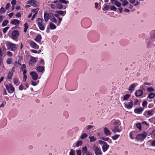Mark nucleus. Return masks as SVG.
Listing matches in <instances>:
<instances>
[{
  "mask_svg": "<svg viewBox=\"0 0 155 155\" xmlns=\"http://www.w3.org/2000/svg\"><path fill=\"white\" fill-rule=\"evenodd\" d=\"M112 122L113 126L111 127V129L113 132H120L122 131V127L120 126L121 123L119 120H114Z\"/></svg>",
  "mask_w": 155,
  "mask_h": 155,
  "instance_id": "nucleus-1",
  "label": "nucleus"
},
{
  "mask_svg": "<svg viewBox=\"0 0 155 155\" xmlns=\"http://www.w3.org/2000/svg\"><path fill=\"white\" fill-rule=\"evenodd\" d=\"M36 22L38 24L39 29L41 31L44 30L45 26L43 24V21L42 19L40 18H38L36 21Z\"/></svg>",
  "mask_w": 155,
  "mask_h": 155,
  "instance_id": "nucleus-2",
  "label": "nucleus"
},
{
  "mask_svg": "<svg viewBox=\"0 0 155 155\" xmlns=\"http://www.w3.org/2000/svg\"><path fill=\"white\" fill-rule=\"evenodd\" d=\"M146 136V133L144 132L142 134L137 135L136 137H135V139L137 140L142 141L145 138Z\"/></svg>",
  "mask_w": 155,
  "mask_h": 155,
  "instance_id": "nucleus-3",
  "label": "nucleus"
},
{
  "mask_svg": "<svg viewBox=\"0 0 155 155\" xmlns=\"http://www.w3.org/2000/svg\"><path fill=\"white\" fill-rule=\"evenodd\" d=\"M93 149L96 155H102V153L100 148L94 145Z\"/></svg>",
  "mask_w": 155,
  "mask_h": 155,
  "instance_id": "nucleus-4",
  "label": "nucleus"
},
{
  "mask_svg": "<svg viewBox=\"0 0 155 155\" xmlns=\"http://www.w3.org/2000/svg\"><path fill=\"white\" fill-rule=\"evenodd\" d=\"M19 35V33L18 31L14 30L12 33V38L13 40H16L17 41V38Z\"/></svg>",
  "mask_w": 155,
  "mask_h": 155,
  "instance_id": "nucleus-5",
  "label": "nucleus"
},
{
  "mask_svg": "<svg viewBox=\"0 0 155 155\" xmlns=\"http://www.w3.org/2000/svg\"><path fill=\"white\" fill-rule=\"evenodd\" d=\"M154 113V110L153 109L150 110H146L143 113V115L147 117L153 115Z\"/></svg>",
  "mask_w": 155,
  "mask_h": 155,
  "instance_id": "nucleus-6",
  "label": "nucleus"
},
{
  "mask_svg": "<svg viewBox=\"0 0 155 155\" xmlns=\"http://www.w3.org/2000/svg\"><path fill=\"white\" fill-rule=\"evenodd\" d=\"M5 87L9 93H12L14 92L15 89L12 84H7Z\"/></svg>",
  "mask_w": 155,
  "mask_h": 155,
  "instance_id": "nucleus-7",
  "label": "nucleus"
},
{
  "mask_svg": "<svg viewBox=\"0 0 155 155\" xmlns=\"http://www.w3.org/2000/svg\"><path fill=\"white\" fill-rule=\"evenodd\" d=\"M8 45L9 50L12 51L16 50L17 47V45L11 42L8 43Z\"/></svg>",
  "mask_w": 155,
  "mask_h": 155,
  "instance_id": "nucleus-8",
  "label": "nucleus"
},
{
  "mask_svg": "<svg viewBox=\"0 0 155 155\" xmlns=\"http://www.w3.org/2000/svg\"><path fill=\"white\" fill-rule=\"evenodd\" d=\"M32 79L34 80H36L38 78V74L35 71H31L30 73Z\"/></svg>",
  "mask_w": 155,
  "mask_h": 155,
  "instance_id": "nucleus-9",
  "label": "nucleus"
},
{
  "mask_svg": "<svg viewBox=\"0 0 155 155\" xmlns=\"http://www.w3.org/2000/svg\"><path fill=\"white\" fill-rule=\"evenodd\" d=\"M82 152V153L85 154L86 155H92V153H91L87 150V148L86 146L83 147Z\"/></svg>",
  "mask_w": 155,
  "mask_h": 155,
  "instance_id": "nucleus-10",
  "label": "nucleus"
},
{
  "mask_svg": "<svg viewBox=\"0 0 155 155\" xmlns=\"http://www.w3.org/2000/svg\"><path fill=\"white\" fill-rule=\"evenodd\" d=\"M30 45L32 48L38 49L39 48V46L34 41H31L30 42Z\"/></svg>",
  "mask_w": 155,
  "mask_h": 155,
  "instance_id": "nucleus-11",
  "label": "nucleus"
},
{
  "mask_svg": "<svg viewBox=\"0 0 155 155\" xmlns=\"http://www.w3.org/2000/svg\"><path fill=\"white\" fill-rule=\"evenodd\" d=\"M27 4H30L31 5L33 6H37L38 3L36 0H30L27 3Z\"/></svg>",
  "mask_w": 155,
  "mask_h": 155,
  "instance_id": "nucleus-12",
  "label": "nucleus"
},
{
  "mask_svg": "<svg viewBox=\"0 0 155 155\" xmlns=\"http://www.w3.org/2000/svg\"><path fill=\"white\" fill-rule=\"evenodd\" d=\"M37 61V59L31 56V59L29 61V64L30 66H31L34 63H35Z\"/></svg>",
  "mask_w": 155,
  "mask_h": 155,
  "instance_id": "nucleus-13",
  "label": "nucleus"
},
{
  "mask_svg": "<svg viewBox=\"0 0 155 155\" xmlns=\"http://www.w3.org/2000/svg\"><path fill=\"white\" fill-rule=\"evenodd\" d=\"M110 2L112 4H114L117 7H120L121 6V3L117 0H110Z\"/></svg>",
  "mask_w": 155,
  "mask_h": 155,
  "instance_id": "nucleus-14",
  "label": "nucleus"
},
{
  "mask_svg": "<svg viewBox=\"0 0 155 155\" xmlns=\"http://www.w3.org/2000/svg\"><path fill=\"white\" fill-rule=\"evenodd\" d=\"M50 20L55 23L57 22V19L54 17V15L52 13H50Z\"/></svg>",
  "mask_w": 155,
  "mask_h": 155,
  "instance_id": "nucleus-15",
  "label": "nucleus"
},
{
  "mask_svg": "<svg viewBox=\"0 0 155 155\" xmlns=\"http://www.w3.org/2000/svg\"><path fill=\"white\" fill-rule=\"evenodd\" d=\"M125 107L128 109H131L133 107V102L132 101H131L130 102L128 103H124Z\"/></svg>",
  "mask_w": 155,
  "mask_h": 155,
  "instance_id": "nucleus-16",
  "label": "nucleus"
},
{
  "mask_svg": "<svg viewBox=\"0 0 155 155\" xmlns=\"http://www.w3.org/2000/svg\"><path fill=\"white\" fill-rule=\"evenodd\" d=\"M144 109L143 108L141 107H138L135 109L134 110V112L135 113L139 114L142 113Z\"/></svg>",
  "mask_w": 155,
  "mask_h": 155,
  "instance_id": "nucleus-17",
  "label": "nucleus"
},
{
  "mask_svg": "<svg viewBox=\"0 0 155 155\" xmlns=\"http://www.w3.org/2000/svg\"><path fill=\"white\" fill-rule=\"evenodd\" d=\"M44 17L45 21L46 22L48 21L49 19H50V13L45 12L44 14Z\"/></svg>",
  "mask_w": 155,
  "mask_h": 155,
  "instance_id": "nucleus-18",
  "label": "nucleus"
},
{
  "mask_svg": "<svg viewBox=\"0 0 155 155\" xmlns=\"http://www.w3.org/2000/svg\"><path fill=\"white\" fill-rule=\"evenodd\" d=\"M138 84L137 83L133 84L130 85L129 87V90L131 92H132L134 90V88H135L136 86Z\"/></svg>",
  "mask_w": 155,
  "mask_h": 155,
  "instance_id": "nucleus-19",
  "label": "nucleus"
},
{
  "mask_svg": "<svg viewBox=\"0 0 155 155\" xmlns=\"http://www.w3.org/2000/svg\"><path fill=\"white\" fill-rule=\"evenodd\" d=\"M109 146L108 145L107 143H105L104 145H103L102 147L103 151L105 152L109 148Z\"/></svg>",
  "mask_w": 155,
  "mask_h": 155,
  "instance_id": "nucleus-20",
  "label": "nucleus"
},
{
  "mask_svg": "<svg viewBox=\"0 0 155 155\" xmlns=\"http://www.w3.org/2000/svg\"><path fill=\"white\" fill-rule=\"evenodd\" d=\"M143 94V91L142 90H139L137 91L135 93V96L137 97H140Z\"/></svg>",
  "mask_w": 155,
  "mask_h": 155,
  "instance_id": "nucleus-21",
  "label": "nucleus"
},
{
  "mask_svg": "<svg viewBox=\"0 0 155 155\" xmlns=\"http://www.w3.org/2000/svg\"><path fill=\"white\" fill-rule=\"evenodd\" d=\"M20 21L19 20H18L16 19H14L11 21V23L12 24L14 25H18L20 23Z\"/></svg>",
  "mask_w": 155,
  "mask_h": 155,
  "instance_id": "nucleus-22",
  "label": "nucleus"
},
{
  "mask_svg": "<svg viewBox=\"0 0 155 155\" xmlns=\"http://www.w3.org/2000/svg\"><path fill=\"white\" fill-rule=\"evenodd\" d=\"M136 135V132L134 131H131L129 134L130 138L132 140H133L135 138V136Z\"/></svg>",
  "mask_w": 155,
  "mask_h": 155,
  "instance_id": "nucleus-23",
  "label": "nucleus"
},
{
  "mask_svg": "<svg viewBox=\"0 0 155 155\" xmlns=\"http://www.w3.org/2000/svg\"><path fill=\"white\" fill-rule=\"evenodd\" d=\"M42 38L41 35L39 34L35 38V41L38 43H40Z\"/></svg>",
  "mask_w": 155,
  "mask_h": 155,
  "instance_id": "nucleus-24",
  "label": "nucleus"
},
{
  "mask_svg": "<svg viewBox=\"0 0 155 155\" xmlns=\"http://www.w3.org/2000/svg\"><path fill=\"white\" fill-rule=\"evenodd\" d=\"M104 134L107 136H109L111 135L110 131L106 127L104 128Z\"/></svg>",
  "mask_w": 155,
  "mask_h": 155,
  "instance_id": "nucleus-25",
  "label": "nucleus"
},
{
  "mask_svg": "<svg viewBox=\"0 0 155 155\" xmlns=\"http://www.w3.org/2000/svg\"><path fill=\"white\" fill-rule=\"evenodd\" d=\"M44 66H39L37 67L36 70L38 72H41L44 70Z\"/></svg>",
  "mask_w": 155,
  "mask_h": 155,
  "instance_id": "nucleus-26",
  "label": "nucleus"
},
{
  "mask_svg": "<svg viewBox=\"0 0 155 155\" xmlns=\"http://www.w3.org/2000/svg\"><path fill=\"white\" fill-rule=\"evenodd\" d=\"M56 12L59 15H60L62 16H64L66 14V11H57Z\"/></svg>",
  "mask_w": 155,
  "mask_h": 155,
  "instance_id": "nucleus-27",
  "label": "nucleus"
},
{
  "mask_svg": "<svg viewBox=\"0 0 155 155\" xmlns=\"http://www.w3.org/2000/svg\"><path fill=\"white\" fill-rule=\"evenodd\" d=\"M56 28V26L54 24L51 22L49 23V28L51 30H54Z\"/></svg>",
  "mask_w": 155,
  "mask_h": 155,
  "instance_id": "nucleus-28",
  "label": "nucleus"
},
{
  "mask_svg": "<svg viewBox=\"0 0 155 155\" xmlns=\"http://www.w3.org/2000/svg\"><path fill=\"white\" fill-rule=\"evenodd\" d=\"M153 45H155L153 41L150 39L147 45V47L148 48H150Z\"/></svg>",
  "mask_w": 155,
  "mask_h": 155,
  "instance_id": "nucleus-29",
  "label": "nucleus"
},
{
  "mask_svg": "<svg viewBox=\"0 0 155 155\" xmlns=\"http://www.w3.org/2000/svg\"><path fill=\"white\" fill-rule=\"evenodd\" d=\"M13 82L16 85L18 86L19 85V81L17 78H15L13 79Z\"/></svg>",
  "mask_w": 155,
  "mask_h": 155,
  "instance_id": "nucleus-30",
  "label": "nucleus"
},
{
  "mask_svg": "<svg viewBox=\"0 0 155 155\" xmlns=\"http://www.w3.org/2000/svg\"><path fill=\"white\" fill-rule=\"evenodd\" d=\"M155 96V94L154 93H150L148 96V97L151 99L153 98Z\"/></svg>",
  "mask_w": 155,
  "mask_h": 155,
  "instance_id": "nucleus-31",
  "label": "nucleus"
},
{
  "mask_svg": "<svg viewBox=\"0 0 155 155\" xmlns=\"http://www.w3.org/2000/svg\"><path fill=\"white\" fill-rule=\"evenodd\" d=\"M24 32L25 33H26L27 31V29L28 27V23H26L24 25Z\"/></svg>",
  "mask_w": 155,
  "mask_h": 155,
  "instance_id": "nucleus-32",
  "label": "nucleus"
},
{
  "mask_svg": "<svg viewBox=\"0 0 155 155\" xmlns=\"http://www.w3.org/2000/svg\"><path fill=\"white\" fill-rule=\"evenodd\" d=\"M89 138L90 140V141L91 142H92L96 141V138H95L94 136H89Z\"/></svg>",
  "mask_w": 155,
  "mask_h": 155,
  "instance_id": "nucleus-33",
  "label": "nucleus"
},
{
  "mask_svg": "<svg viewBox=\"0 0 155 155\" xmlns=\"http://www.w3.org/2000/svg\"><path fill=\"white\" fill-rule=\"evenodd\" d=\"M150 39L153 42H155V31L153 33L151 36Z\"/></svg>",
  "mask_w": 155,
  "mask_h": 155,
  "instance_id": "nucleus-34",
  "label": "nucleus"
},
{
  "mask_svg": "<svg viewBox=\"0 0 155 155\" xmlns=\"http://www.w3.org/2000/svg\"><path fill=\"white\" fill-rule=\"evenodd\" d=\"M59 2L64 4H67L69 3V1L66 0H59Z\"/></svg>",
  "mask_w": 155,
  "mask_h": 155,
  "instance_id": "nucleus-35",
  "label": "nucleus"
},
{
  "mask_svg": "<svg viewBox=\"0 0 155 155\" xmlns=\"http://www.w3.org/2000/svg\"><path fill=\"white\" fill-rule=\"evenodd\" d=\"M75 151L73 149H71L69 152V155H75Z\"/></svg>",
  "mask_w": 155,
  "mask_h": 155,
  "instance_id": "nucleus-36",
  "label": "nucleus"
},
{
  "mask_svg": "<svg viewBox=\"0 0 155 155\" xmlns=\"http://www.w3.org/2000/svg\"><path fill=\"white\" fill-rule=\"evenodd\" d=\"M12 60L11 58H8L6 61V63L8 64H10L12 63Z\"/></svg>",
  "mask_w": 155,
  "mask_h": 155,
  "instance_id": "nucleus-37",
  "label": "nucleus"
},
{
  "mask_svg": "<svg viewBox=\"0 0 155 155\" xmlns=\"http://www.w3.org/2000/svg\"><path fill=\"white\" fill-rule=\"evenodd\" d=\"M87 136V135L85 133H83L81 136V139H83L86 138Z\"/></svg>",
  "mask_w": 155,
  "mask_h": 155,
  "instance_id": "nucleus-38",
  "label": "nucleus"
},
{
  "mask_svg": "<svg viewBox=\"0 0 155 155\" xmlns=\"http://www.w3.org/2000/svg\"><path fill=\"white\" fill-rule=\"evenodd\" d=\"M8 20H5L2 23V26H6L8 23Z\"/></svg>",
  "mask_w": 155,
  "mask_h": 155,
  "instance_id": "nucleus-39",
  "label": "nucleus"
},
{
  "mask_svg": "<svg viewBox=\"0 0 155 155\" xmlns=\"http://www.w3.org/2000/svg\"><path fill=\"white\" fill-rule=\"evenodd\" d=\"M130 97V95L128 94H126L124 96L123 101L127 100Z\"/></svg>",
  "mask_w": 155,
  "mask_h": 155,
  "instance_id": "nucleus-40",
  "label": "nucleus"
},
{
  "mask_svg": "<svg viewBox=\"0 0 155 155\" xmlns=\"http://www.w3.org/2000/svg\"><path fill=\"white\" fill-rule=\"evenodd\" d=\"M13 75V72H9L8 74V79H11L12 78V77Z\"/></svg>",
  "mask_w": 155,
  "mask_h": 155,
  "instance_id": "nucleus-41",
  "label": "nucleus"
},
{
  "mask_svg": "<svg viewBox=\"0 0 155 155\" xmlns=\"http://www.w3.org/2000/svg\"><path fill=\"white\" fill-rule=\"evenodd\" d=\"M82 141L81 140H80L77 142V143L76 144V146L77 147H78L79 146L81 145L82 144Z\"/></svg>",
  "mask_w": 155,
  "mask_h": 155,
  "instance_id": "nucleus-42",
  "label": "nucleus"
},
{
  "mask_svg": "<svg viewBox=\"0 0 155 155\" xmlns=\"http://www.w3.org/2000/svg\"><path fill=\"white\" fill-rule=\"evenodd\" d=\"M110 8L111 10L114 11H115L117 9V8L114 5L110 6Z\"/></svg>",
  "mask_w": 155,
  "mask_h": 155,
  "instance_id": "nucleus-43",
  "label": "nucleus"
},
{
  "mask_svg": "<svg viewBox=\"0 0 155 155\" xmlns=\"http://www.w3.org/2000/svg\"><path fill=\"white\" fill-rule=\"evenodd\" d=\"M119 136H120L119 135H116L113 136L112 137V138L113 140H116L119 137Z\"/></svg>",
  "mask_w": 155,
  "mask_h": 155,
  "instance_id": "nucleus-44",
  "label": "nucleus"
},
{
  "mask_svg": "<svg viewBox=\"0 0 155 155\" xmlns=\"http://www.w3.org/2000/svg\"><path fill=\"white\" fill-rule=\"evenodd\" d=\"M136 127L139 130H140L141 129V125L140 124L138 123L136 124Z\"/></svg>",
  "mask_w": 155,
  "mask_h": 155,
  "instance_id": "nucleus-45",
  "label": "nucleus"
},
{
  "mask_svg": "<svg viewBox=\"0 0 155 155\" xmlns=\"http://www.w3.org/2000/svg\"><path fill=\"white\" fill-rule=\"evenodd\" d=\"M122 2V5L124 6L126 5L128 3V2L126 0H125L124 1Z\"/></svg>",
  "mask_w": 155,
  "mask_h": 155,
  "instance_id": "nucleus-46",
  "label": "nucleus"
},
{
  "mask_svg": "<svg viewBox=\"0 0 155 155\" xmlns=\"http://www.w3.org/2000/svg\"><path fill=\"white\" fill-rule=\"evenodd\" d=\"M63 8V5L60 4H59L57 5V8L59 9H61L62 8Z\"/></svg>",
  "mask_w": 155,
  "mask_h": 155,
  "instance_id": "nucleus-47",
  "label": "nucleus"
},
{
  "mask_svg": "<svg viewBox=\"0 0 155 155\" xmlns=\"http://www.w3.org/2000/svg\"><path fill=\"white\" fill-rule=\"evenodd\" d=\"M11 3L12 5V7H14L16 4V1L15 0H13L11 1Z\"/></svg>",
  "mask_w": 155,
  "mask_h": 155,
  "instance_id": "nucleus-48",
  "label": "nucleus"
},
{
  "mask_svg": "<svg viewBox=\"0 0 155 155\" xmlns=\"http://www.w3.org/2000/svg\"><path fill=\"white\" fill-rule=\"evenodd\" d=\"M58 23L57 24V25L59 26L60 25V24L61 22V21L62 20V18L59 17L58 18Z\"/></svg>",
  "mask_w": 155,
  "mask_h": 155,
  "instance_id": "nucleus-49",
  "label": "nucleus"
},
{
  "mask_svg": "<svg viewBox=\"0 0 155 155\" xmlns=\"http://www.w3.org/2000/svg\"><path fill=\"white\" fill-rule=\"evenodd\" d=\"M39 9L38 8H37L35 9H33L31 10V13H34L35 14V13H36V12L37 13Z\"/></svg>",
  "mask_w": 155,
  "mask_h": 155,
  "instance_id": "nucleus-50",
  "label": "nucleus"
},
{
  "mask_svg": "<svg viewBox=\"0 0 155 155\" xmlns=\"http://www.w3.org/2000/svg\"><path fill=\"white\" fill-rule=\"evenodd\" d=\"M0 12L2 13L5 12H6V10L3 8L2 7L0 9Z\"/></svg>",
  "mask_w": 155,
  "mask_h": 155,
  "instance_id": "nucleus-51",
  "label": "nucleus"
},
{
  "mask_svg": "<svg viewBox=\"0 0 155 155\" xmlns=\"http://www.w3.org/2000/svg\"><path fill=\"white\" fill-rule=\"evenodd\" d=\"M51 8L53 9H55L57 8V6L53 4L50 5Z\"/></svg>",
  "mask_w": 155,
  "mask_h": 155,
  "instance_id": "nucleus-52",
  "label": "nucleus"
},
{
  "mask_svg": "<svg viewBox=\"0 0 155 155\" xmlns=\"http://www.w3.org/2000/svg\"><path fill=\"white\" fill-rule=\"evenodd\" d=\"M109 5H106L103 8V10H104V11L108 10H109Z\"/></svg>",
  "mask_w": 155,
  "mask_h": 155,
  "instance_id": "nucleus-53",
  "label": "nucleus"
},
{
  "mask_svg": "<svg viewBox=\"0 0 155 155\" xmlns=\"http://www.w3.org/2000/svg\"><path fill=\"white\" fill-rule=\"evenodd\" d=\"M9 28V27H6L4 28L3 29V32L4 33V34L6 32H7V31L8 30Z\"/></svg>",
  "mask_w": 155,
  "mask_h": 155,
  "instance_id": "nucleus-54",
  "label": "nucleus"
},
{
  "mask_svg": "<svg viewBox=\"0 0 155 155\" xmlns=\"http://www.w3.org/2000/svg\"><path fill=\"white\" fill-rule=\"evenodd\" d=\"M147 101H144L142 103V106L144 107H146L147 106Z\"/></svg>",
  "mask_w": 155,
  "mask_h": 155,
  "instance_id": "nucleus-55",
  "label": "nucleus"
},
{
  "mask_svg": "<svg viewBox=\"0 0 155 155\" xmlns=\"http://www.w3.org/2000/svg\"><path fill=\"white\" fill-rule=\"evenodd\" d=\"M76 153L77 155H81V151L80 150H78L76 151Z\"/></svg>",
  "mask_w": 155,
  "mask_h": 155,
  "instance_id": "nucleus-56",
  "label": "nucleus"
},
{
  "mask_svg": "<svg viewBox=\"0 0 155 155\" xmlns=\"http://www.w3.org/2000/svg\"><path fill=\"white\" fill-rule=\"evenodd\" d=\"M26 67L25 64H23L21 68V69L22 70H26Z\"/></svg>",
  "mask_w": 155,
  "mask_h": 155,
  "instance_id": "nucleus-57",
  "label": "nucleus"
},
{
  "mask_svg": "<svg viewBox=\"0 0 155 155\" xmlns=\"http://www.w3.org/2000/svg\"><path fill=\"white\" fill-rule=\"evenodd\" d=\"M147 90L149 92L153 91H154V89L152 87H148Z\"/></svg>",
  "mask_w": 155,
  "mask_h": 155,
  "instance_id": "nucleus-58",
  "label": "nucleus"
},
{
  "mask_svg": "<svg viewBox=\"0 0 155 155\" xmlns=\"http://www.w3.org/2000/svg\"><path fill=\"white\" fill-rule=\"evenodd\" d=\"M93 127H94L93 126L90 125H88L86 127V129L87 130H89V129H91V128H93Z\"/></svg>",
  "mask_w": 155,
  "mask_h": 155,
  "instance_id": "nucleus-59",
  "label": "nucleus"
},
{
  "mask_svg": "<svg viewBox=\"0 0 155 155\" xmlns=\"http://www.w3.org/2000/svg\"><path fill=\"white\" fill-rule=\"evenodd\" d=\"M10 6V4L9 3H7L6 5L5 9H8Z\"/></svg>",
  "mask_w": 155,
  "mask_h": 155,
  "instance_id": "nucleus-60",
  "label": "nucleus"
},
{
  "mask_svg": "<svg viewBox=\"0 0 155 155\" xmlns=\"http://www.w3.org/2000/svg\"><path fill=\"white\" fill-rule=\"evenodd\" d=\"M27 78V75H23V80L24 81H25Z\"/></svg>",
  "mask_w": 155,
  "mask_h": 155,
  "instance_id": "nucleus-61",
  "label": "nucleus"
},
{
  "mask_svg": "<svg viewBox=\"0 0 155 155\" xmlns=\"http://www.w3.org/2000/svg\"><path fill=\"white\" fill-rule=\"evenodd\" d=\"M99 143L100 144H103V145H104L105 144V143H106V142L101 140H99Z\"/></svg>",
  "mask_w": 155,
  "mask_h": 155,
  "instance_id": "nucleus-62",
  "label": "nucleus"
},
{
  "mask_svg": "<svg viewBox=\"0 0 155 155\" xmlns=\"http://www.w3.org/2000/svg\"><path fill=\"white\" fill-rule=\"evenodd\" d=\"M7 54L8 55L9 57H11L12 55V53L10 51H8L7 52Z\"/></svg>",
  "mask_w": 155,
  "mask_h": 155,
  "instance_id": "nucleus-63",
  "label": "nucleus"
},
{
  "mask_svg": "<svg viewBox=\"0 0 155 155\" xmlns=\"http://www.w3.org/2000/svg\"><path fill=\"white\" fill-rule=\"evenodd\" d=\"M151 145L153 146H155V140L152 141Z\"/></svg>",
  "mask_w": 155,
  "mask_h": 155,
  "instance_id": "nucleus-64",
  "label": "nucleus"
}]
</instances>
